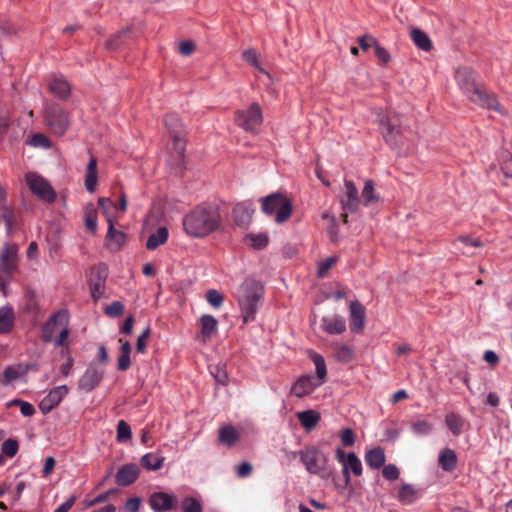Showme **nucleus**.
I'll list each match as a JSON object with an SVG mask.
<instances>
[{"instance_id":"obj_1","label":"nucleus","mask_w":512,"mask_h":512,"mask_svg":"<svg viewBox=\"0 0 512 512\" xmlns=\"http://www.w3.org/2000/svg\"><path fill=\"white\" fill-rule=\"evenodd\" d=\"M455 79L462 93L472 103L500 114L505 111L493 95L488 94L481 85L477 73L469 67H459L455 71Z\"/></svg>"},{"instance_id":"obj_2","label":"nucleus","mask_w":512,"mask_h":512,"mask_svg":"<svg viewBox=\"0 0 512 512\" xmlns=\"http://www.w3.org/2000/svg\"><path fill=\"white\" fill-rule=\"evenodd\" d=\"M220 227V214L212 206L200 205L183 218L184 231L194 238H205Z\"/></svg>"},{"instance_id":"obj_3","label":"nucleus","mask_w":512,"mask_h":512,"mask_svg":"<svg viewBox=\"0 0 512 512\" xmlns=\"http://www.w3.org/2000/svg\"><path fill=\"white\" fill-rule=\"evenodd\" d=\"M263 296V286L254 279H246L237 289L236 297L243 321H253Z\"/></svg>"},{"instance_id":"obj_4","label":"nucleus","mask_w":512,"mask_h":512,"mask_svg":"<svg viewBox=\"0 0 512 512\" xmlns=\"http://www.w3.org/2000/svg\"><path fill=\"white\" fill-rule=\"evenodd\" d=\"M43 119L50 133L57 137L63 136L70 126L69 113L55 103L44 106Z\"/></svg>"},{"instance_id":"obj_5","label":"nucleus","mask_w":512,"mask_h":512,"mask_svg":"<svg viewBox=\"0 0 512 512\" xmlns=\"http://www.w3.org/2000/svg\"><path fill=\"white\" fill-rule=\"evenodd\" d=\"M165 126L172 138L170 162L174 165H180L183 162L186 149L182 122L176 115L170 114L165 117Z\"/></svg>"},{"instance_id":"obj_6","label":"nucleus","mask_w":512,"mask_h":512,"mask_svg":"<svg viewBox=\"0 0 512 512\" xmlns=\"http://www.w3.org/2000/svg\"><path fill=\"white\" fill-rule=\"evenodd\" d=\"M262 211L267 215H274L275 222H285L292 213L291 201L281 193H274L262 199Z\"/></svg>"},{"instance_id":"obj_7","label":"nucleus","mask_w":512,"mask_h":512,"mask_svg":"<svg viewBox=\"0 0 512 512\" xmlns=\"http://www.w3.org/2000/svg\"><path fill=\"white\" fill-rule=\"evenodd\" d=\"M377 121L385 141L394 148L399 147L402 144L403 132L398 115L380 113Z\"/></svg>"},{"instance_id":"obj_8","label":"nucleus","mask_w":512,"mask_h":512,"mask_svg":"<svg viewBox=\"0 0 512 512\" xmlns=\"http://www.w3.org/2000/svg\"><path fill=\"white\" fill-rule=\"evenodd\" d=\"M300 459L306 470L311 474L319 475L321 478H329L332 472L327 471V457L315 447H309L301 451Z\"/></svg>"},{"instance_id":"obj_9","label":"nucleus","mask_w":512,"mask_h":512,"mask_svg":"<svg viewBox=\"0 0 512 512\" xmlns=\"http://www.w3.org/2000/svg\"><path fill=\"white\" fill-rule=\"evenodd\" d=\"M234 120L243 130L256 132L263 121L262 109L258 103L254 102L246 109L237 110Z\"/></svg>"},{"instance_id":"obj_10","label":"nucleus","mask_w":512,"mask_h":512,"mask_svg":"<svg viewBox=\"0 0 512 512\" xmlns=\"http://www.w3.org/2000/svg\"><path fill=\"white\" fill-rule=\"evenodd\" d=\"M67 314L60 311L53 315L48 322L44 325L42 330V337L45 341H51L55 334H59L57 344L61 345L68 337L67 330Z\"/></svg>"},{"instance_id":"obj_11","label":"nucleus","mask_w":512,"mask_h":512,"mask_svg":"<svg viewBox=\"0 0 512 512\" xmlns=\"http://www.w3.org/2000/svg\"><path fill=\"white\" fill-rule=\"evenodd\" d=\"M335 458L342 465V473L347 484L350 482L351 473L355 476L362 475V463L355 453H346L341 447H338L335 450Z\"/></svg>"},{"instance_id":"obj_12","label":"nucleus","mask_w":512,"mask_h":512,"mask_svg":"<svg viewBox=\"0 0 512 512\" xmlns=\"http://www.w3.org/2000/svg\"><path fill=\"white\" fill-rule=\"evenodd\" d=\"M30 191L38 198L51 203L56 199V193L48 181L37 173L29 172L25 176Z\"/></svg>"},{"instance_id":"obj_13","label":"nucleus","mask_w":512,"mask_h":512,"mask_svg":"<svg viewBox=\"0 0 512 512\" xmlns=\"http://www.w3.org/2000/svg\"><path fill=\"white\" fill-rule=\"evenodd\" d=\"M104 376V368L97 363H91L79 378L78 388L90 392L96 388Z\"/></svg>"},{"instance_id":"obj_14","label":"nucleus","mask_w":512,"mask_h":512,"mask_svg":"<svg viewBox=\"0 0 512 512\" xmlns=\"http://www.w3.org/2000/svg\"><path fill=\"white\" fill-rule=\"evenodd\" d=\"M17 257V247L15 245H5L1 254L0 267V289L5 293V278L15 268Z\"/></svg>"},{"instance_id":"obj_15","label":"nucleus","mask_w":512,"mask_h":512,"mask_svg":"<svg viewBox=\"0 0 512 512\" xmlns=\"http://www.w3.org/2000/svg\"><path fill=\"white\" fill-rule=\"evenodd\" d=\"M69 389L66 385H60L52 388L47 395L40 401L39 409L43 413H49L67 396Z\"/></svg>"},{"instance_id":"obj_16","label":"nucleus","mask_w":512,"mask_h":512,"mask_svg":"<svg viewBox=\"0 0 512 512\" xmlns=\"http://www.w3.org/2000/svg\"><path fill=\"white\" fill-rule=\"evenodd\" d=\"M106 277L107 268L105 266L100 265L92 269L89 287L94 300L100 299L104 294Z\"/></svg>"},{"instance_id":"obj_17","label":"nucleus","mask_w":512,"mask_h":512,"mask_svg":"<svg viewBox=\"0 0 512 512\" xmlns=\"http://www.w3.org/2000/svg\"><path fill=\"white\" fill-rule=\"evenodd\" d=\"M322 384L311 374L300 376L291 388V393L297 398H303L311 394L317 387Z\"/></svg>"},{"instance_id":"obj_18","label":"nucleus","mask_w":512,"mask_h":512,"mask_svg":"<svg viewBox=\"0 0 512 512\" xmlns=\"http://www.w3.org/2000/svg\"><path fill=\"white\" fill-rule=\"evenodd\" d=\"M116 223L117 221L109 220L108 230L105 237V246L112 252L119 251L124 246L127 238L123 231L115 228Z\"/></svg>"},{"instance_id":"obj_19","label":"nucleus","mask_w":512,"mask_h":512,"mask_svg":"<svg viewBox=\"0 0 512 512\" xmlns=\"http://www.w3.org/2000/svg\"><path fill=\"white\" fill-rule=\"evenodd\" d=\"M200 331L198 339L203 344L207 343L217 333L218 321L217 319L209 314H203L199 318Z\"/></svg>"},{"instance_id":"obj_20","label":"nucleus","mask_w":512,"mask_h":512,"mask_svg":"<svg viewBox=\"0 0 512 512\" xmlns=\"http://www.w3.org/2000/svg\"><path fill=\"white\" fill-rule=\"evenodd\" d=\"M349 323L353 333H361L365 326V308L359 301L350 303Z\"/></svg>"},{"instance_id":"obj_21","label":"nucleus","mask_w":512,"mask_h":512,"mask_svg":"<svg viewBox=\"0 0 512 512\" xmlns=\"http://www.w3.org/2000/svg\"><path fill=\"white\" fill-rule=\"evenodd\" d=\"M176 497L165 492H155L149 498V505L154 512H165L175 507Z\"/></svg>"},{"instance_id":"obj_22","label":"nucleus","mask_w":512,"mask_h":512,"mask_svg":"<svg viewBox=\"0 0 512 512\" xmlns=\"http://www.w3.org/2000/svg\"><path fill=\"white\" fill-rule=\"evenodd\" d=\"M244 433V427L238 428L231 425H226L219 429L218 439L221 444L227 447H232L237 444Z\"/></svg>"},{"instance_id":"obj_23","label":"nucleus","mask_w":512,"mask_h":512,"mask_svg":"<svg viewBox=\"0 0 512 512\" xmlns=\"http://www.w3.org/2000/svg\"><path fill=\"white\" fill-rule=\"evenodd\" d=\"M28 372V366L22 363L14 364L5 368L0 374V383L4 386L23 378Z\"/></svg>"},{"instance_id":"obj_24","label":"nucleus","mask_w":512,"mask_h":512,"mask_svg":"<svg viewBox=\"0 0 512 512\" xmlns=\"http://www.w3.org/2000/svg\"><path fill=\"white\" fill-rule=\"evenodd\" d=\"M345 194L341 198V205L344 211L353 212L356 210L359 204L358 191L355 185L346 180L344 183Z\"/></svg>"},{"instance_id":"obj_25","label":"nucleus","mask_w":512,"mask_h":512,"mask_svg":"<svg viewBox=\"0 0 512 512\" xmlns=\"http://www.w3.org/2000/svg\"><path fill=\"white\" fill-rule=\"evenodd\" d=\"M321 327L328 334H341L346 330V321L339 315L324 316L321 319Z\"/></svg>"},{"instance_id":"obj_26","label":"nucleus","mask_w":512,"mask_h":512,"mask_svg":"<svg viewBox=\"0 0 512 512\" xmlns=\"http://www.w3.org/2000/svg\"><path fill=\"white\" fill-rule=\"evenodd\" d=\"M139 475V467L136 464L122 466L116 474V482L121 486L132 484Z\"/></svg>"},{"instance_id":"obj_27","label":"nucleus","mask_w":512,"mask_h":512,"mask_svg":"<svg viewBox=\"0 0 512 512\" xmlns=\"http://www.w3.org/2000/svg\"><path fill=\"white\" fill-rule=\"evenodd\" d=\"M50 92L57 98L65 99L70 95V84L62 77L54 76L49 82Z\"/></svg>"},{"instance_id":"obj_28","label":"nucleus","mask_w":512,"mask_h":512,"mask_svg":"<svg viewBox=\"0 0 512 512\" xmlns=\"http://www.w3.org/2000/svg\"><path fill=\"white\" fill-rule=\"evenodd\" d=\"M413 43L422 51L429 52L432 49V41L428 34L419 28H411L409 32Z\"/></svg>"},{"instance_id":"obj_29","label":"nucleus","mask_w":512,"mask_h":512,"mask_svg":"<svg viewBox=\"0 0 512 512\" xmlns=\"http://www.w3.org/2000/svg\"><path fill=\"white\" fill-rule=\"evenodd\" d=\"M297 418L302 427L307 430H313L321 419V414L313 409L301 411L297 413Z\"/></svg>"},{"instance_id":"obj_30","label":"nucleus","mask_w":512,"mask_h":512,"mask_svg":"<svg viewBox=\"0 0 512 512\" xmlns=\"http://www.w3.org/2000/svg\"><path fill=\"white\" fill-rule=\"evenodd\" d=\"M253 214V209L249 204L239 203L237 204L232 211V215L234 221L239 226H244L248 224Z\"/></svg>"},{"instance_id":"obj_31","label":"nucleus","mask_w":512,"mask_h":512,"mask_svg":"<svg viewBox=\"0 0 512 512\" xmlns=\"http://www.w3.org/2000/svg\"><path fill=\"white\" fill-rule=\"evenodd\" d=\"M84 225L92 234L96 233L98 225V211L93 203H88L83 212Z\"/></svg>"},{"instance_id":"obj_32","label":"nucleus","mask_w":512,"mask_h":512,"mask_svg":"<svg viewBox=\"0 0 512 512\" xmlns=\"http://www.w3.org/2000/svg\"><path fill=\"white\" fill-rule=\"evenodd\" d=\"M366 464L372 469H379L385 463V453L380 447L369 449L365 453Z\"/></svg>"},{"instance_id":"obj_33","label":"nucleus","mask_w":512,"mask_h":512,"mask_svg":"<svg viewBox=\"0 0 512 512\" xmlns=\"http://www.w3.org/2000/svg\"><path fill=\"white\" fill-rule=\"evenodd\" d=\"M97 160L91 157L85 173V188L89 192H94L97 188Z\"/></svg>"},{"instance_id":"obj_34","label":"nucleus","mask_w":512,"mask_h":512,"mask_svg":"<svg viewBox=\"0 0 512 512\" xmlns=\"http://www.w3.org/2000/svg\"><path fill=\"white\" fill-rule=\"evenodd\" d=\"M242 58L244 59V61L247 64H249L250 66L255 68L259 73L270 78V74L263 67L261 60H260V55L257 53V51L255 49H253V48L246 49L242 53Z\"/></svg>"},{"instance_id":"obj_35","label":"nucleus","mask_w":512,"mask_h":512,"mask_svg":"<svg viewBox=\"0 0 512 512\" xmlns=\"http://www.w3.org/2000/svg\"><path fill=\"white\" fill-rule=\"evenodd\" d=\"M14 319V311L10 306L0 307V334H5L12 330Z\"/></svg>"},{"instance_id":"obj_36","label":"nucleus","mask_w":512,"mask_h":512,"mask_svg":"<svg viewBox=\"0 0 512 512\" xmlns=\"http://www.w3.org/2000/svg\"><path fill=\"white\" fill-rule=\"evenodd\" d=\"M445 424L454 436H459L466 424L465 419L456 413H449L445 417Z\"/></svg>"},{"instance_id":"obj_37","label":"nucleus","mask_w":512,"mask_h":512,"mask_svg":"<svg viewBox=\"0 0 512 512\" xmlns=\"http://www.w3.org/2000/svg\"><path fill=\"white\" fill-rule=\"evenodd\" d=\"M309 357L313 361L316 369V376H314V378L321 384L325 383L327 379V368L324 358L313 351L309 352Z\"/></svg>"},{"instance_id":"obj_38","label":"nucleus","mask_w":512,"mask_h":512,"mask_svg":"<svg viewBox=\"0 0 512 512\" xmlns=\"http://www.w3.org/2000/svg\"><path fill=\"white\" fill-rule=\"evenodd\" d=\"M169 236L168 229L166 227H159L156 232L151 234L146 242L148 250H154L160 245L164 244Z\"/></svg>"},{"instance_id":"obj_39","label":"nucleus","mask_w":512,"mask_h":512,"mask_svg":"<svg viewBox=\"0 0 512 512\" xmlns=\"http://www.w3.org/2000/svg\"><path fill=\"white\" fill-rule=\"evenodd\" d=\"M439 464L445 471H452L457 464L456 453L449 448L443 449L439 454Z\"/></svg>"},{"instance_id":"obj_40","label":"nucleus","mask_w":512,"mask_h":512,"mask_svg":"<svg viewBox=\"0 0 512 512\" xmlns=\"http://www.w3.org/2000/svg\"><path fill=\"white\" fill-rule=\"evenodd\" d=\"M334 357L342 363H349L355 358L354 349L345 344H336L334 346Z\"/></svg>"},{"instance_id":"obj_41","label":"nucleus","mask_w":512,"mask_h":512,"mask_svg":"<svg viewBox=\"0 0 512 512\" xmlns=\"http://www.w3.org/2000/svg\"><path fill=\"white\" fill-rule=\"evenodd\" d=\"M98 205L101 209L103 215L106 218L107 223L109 220L111 221H118L119 217L118 215H114L113 211L117 209L116 205L112 202L110 198L107 197H99L98 198Z\"/></svg>"},{"instance_id":"obj_42","label":"nucleus","mask_w":512,"mask_h":512,"mask_svg":"<svg viewBox=\"0 0 512 512\" xmlns=\"http://www.w3.org/2000/svg\"><path fill=\"white\" fill-rule=\"evenodd\" d=\"M244 242L254 249H263L268 244V235L266 233H250L245 236Z\"/></svg>"},{"instance_id":"obj_43","label":"nucleus","mask_w":512,"mask_h":512,"mask_svg":"<svg viewBox=\"0 0 512 512\" xmlns=\"http://www.w3.org/2000/svg\"><path fill=\"white\" fill-rule=\"evenodd\" d=\"M164 457L157 456L153 453H147L141 458V464L148 470L156 471L162 467Z\"/></svg>"},{"instance_id":"obj_44","label":"nucleus","mask_w":512,"mask_h":512,"mask_svg":"<svg viewBox=\"0 0 512 512\" xmlns=\"http://www.w3.org/2000/svg\"><path fill=\"white\" fill-rule=\"evenodd\" d=\"M362 199L365 205H372L380 200V196L375 192L372 181L367 180L362 190Z\"/></svg>"},{"instance_id":"obj_45","label":"nucleus","mask_w":512,"mask_h":512,"mask_svg":"<svg viewBox=\"0 0 512 512\" xmlns=\"http://www.w3.org/2000/svg\"><path fill=\"white\" fill-rule=\"evenodd\" d=\"M181 512H202L203 506L201 502L192 496H187L181 501Z\"/></svg>"},{"instance_id":"obj_46","label":"nucleus","mask_w":512,"mask_h":512,"mask_svg":"<svg viewBox=\"0 0 512 512\" xmlns=\"http://www.w3.org/2000/svg\"><path fill=\"white\" fill-rule=\"evenodd\" d=\"M412 431L419 436L428 435L433 430V424L427 419H417L412 423Z\"/></svg>"},{"instance_id":"obj_47","label":"nucleus","mask_w":512,"mask_h":512,"mask_svg":"<svg viewBox=\"0 0 512 512\" xmlns=\"http://www.w3.org/2000/svg\"><path fill=\"white\" fill-rule=\"evenodd\" d=\"M398 497L400 501L406 504H410L415 500L416 493L411 485L404 484L399 489Z\"/></svg>"},{"instance_id":"obj_48","label":"nucleus","mask_w":512,"mask_h":512,"mask_svg":"<svg viewBox=\"0 0 512 512\" xmlns=\"http://www.w3.org/2000/svg\"><path fill=\"white\" fill-rule=\"evenodd\" d=\"M500 169L506 177L512 176V155L509 152H502L500 154Z\"/></svg>"},{"instance_id":"obj_49","label":"nucleus","mask_w":512,"mask_h":512,"mask_svg":"<svg viewBox=\"0 0 512 512\" xmlns=\"http://www.w3.org/2000/svg\"><path fill=\"white\" fill-rule=\"evenodd\" d=\"M13 405L19 406L20 412L23 416L30 417L35 413L34 406L26 401L14 399L7 403L8 407H11Z\"/></svg>"},{"instance_id":"obj_50","label":"nucleus","mask_w":512,"mask_h":512,"mask_svg":"<svg viewBox=\"0 0 512 512\" xmlns=\"http://www.w3.org/2000/svg\"><path fill=\"white\" fill-rule=\"evenodd\" d=\"M337 262V258L334 256L327 257L326 259L318 263L317 275L319 277H325L333 265Z\"/></svg>"},{"instance_id":"obj_51","label":"nucleus","mask_w":512,"mask_h":512,"mask_svg":"<svg viewBox=\"0 0 512 512\" xmlns=\"http://www.w3.org/2000/svg\"><path fill=\"white\" fill-rule=\"evenodd\" d=\"M207 302L214 308H219L223 304V295L217 290L211 289L206 293Z\"/></svg>"},{"instance_id":"obj_52","label":"nucleus","mask_w":512,"mask_h":512,"mask_svg":"<svg viewBox=\"0 0 512 512\" xmlns=\"http://www.w3.org/2000/svg\"><path fill=\"white\" fill-rule=\"evenodd\" d=\"M131 438L130 426L123 420L118 422L117 425V440L120 442L127 441Z\"/></svg>"},{"instance_id":"obj_53","label":"nucleus","mask_w":512,"mask_h":512,"mask_svg":"<svg viewBox=\"0 0 512 512\" xmlns=\"http://www.w3.org/2000/svg\"><path fill=\"white\" fill-rule=\"evenodd\" d=\"M29 144L34 147H42V148H50L52 145L50 139L41 133L34 134L31 137Z\"/></svg>"},{"instance_id":"obj_54","label":"nucleus","mask_w":512,"mask_h":512,"mask_svg":"<svg viewBox=\"0 0 512 512\" xmlns=\"http://www.w3.org/2000/svg\"><path fill=\"white\" fill-rule=\"evenodd\" d=\"M339 436L343 446L351 447L355 444V433L352 429L344 428L341 430Z\"/></svg>"},{"instance_id":"obj_55","label":"nucleus","mask_w":512,"mask_h":512,"mask_svg":"<svg viewBox=\"0 0 512 512\" xmlns=\"http://www.w3.org/2000/svg\"><path fill=\"white\" fill-rule=\"evenodd\" d=\"M124 311V306L119 301H114L105 308V313L109 317H118L120 316Z\"/></svg>"},{"instance_id":"obj_56","label":"nucleus","mask_w":512,"mask_h":512,"mask_svg":"<svg viewBox=\"0 0 512 512\" xmlns=\"http://www.w3.org/2000/svg\"><path fill=\"white\" fill-rule=\"evenodd\" d=\"M18 451V443L15 440L8 439L2 444V452L8 457H13Z\"/></svg>"},{"instance_id":"obj_57","label":"nucleus","mask_w":512,"mask_h":512,"mask_svg":"<svg viewBox=\"0 0 512 512\" xmlns=\"http://www.w3.org/2000/svg\"><path fill=\"white\" fill-rule=\"evenodd\" d=\"M149 336L150 328L147 327L137 339L136 348L139 353L145 352Z\"/></svg>"},{"instance_id":"obj_58","label":"nucleus","mask_w":512,"mask_h":512,"mask_svg":"<svg viewBox=\"0 0 512 512\" xmlns=\"http://www.w3.org/2000/svg\"><path fill=\"white\" fill-rule=\"evenodd\" d=\"M383 476L388 479V480H396L398 477H399V470L398 468L393 465V464H389V465H386L384 468H383Z\"/></svg>"},{"instance_id":"obj_59","label":"nucleus","mask_w":512,"mask_h":512,"mask_svg":"<svg viewBox=\"0 0 512 512\" xmlns=\"http://www.w3.org/2000/svg\"><path fill=\"white\" fill-rule=\"evenodd\" d=\"M141 506V499L139 497H133L126 501L125 510L127 512H138Z\"/></svg>"},{"instance_id":"obj_60","label":"nucleus","mask_w":512,"mask_h":512,"mask_svg":"<svg viewBox=\"0 0 512 512\" xmlns=\"http://www.w3.org/2000/svg\"><path fill=\"white\" fill-rule=\"evenodd\" d=\"M456 242L462 243L466 246L481 247L482 243L477 238H471L469 236H460L456 239Z\"/></svg>"},{"instance_id":"obj_61","label":"nucleus","mask_w":512,"mask_h":512,"mask_svg":"<svg viewBox=\"0 0 512 512\" xmlns=\"http://www.w3.org/2000/svg\"><path fill=\"white\" fill-rule=\"evenodd\" d=\"M195 51V44L192 41H183L179 45V52L184 56H189Z\"/></svg>"},{"instance_id":"obj_62","label":"nucleus","mask_w":512,"mask_h":512,"mask_svg":"<svg viewBox=\"0 0 512 512\" xmlns=\"http://www.w3.org/2000/svg\"><path fill=\"white\" fill-rule=\"evenodd\" d=\"M374 48H375V54L380 61H382L383 63L389 62L390 54L384 47L380 46L378 43H375Z\"/></svg>"},{"instance_id":"obj_63","label":"nucleus","mask_w":512,"mask_h":512,"mask_svg":"<svg viewBox=\"0 0 512 512\" xmlns=\"http://www.w3.org/2000/svg\"><path fill=\"white\" fill-rule=\"evenodd\" d=\"M252 472V466L248 462H243L240 465L237 466L236 473L238 477H247Z\"/></svg>"},{"instance_id":"obj_64","label":"nucleus","mask_w":512,"mask_h":512,"mask_svg":"<svg viewBox=\"0 0 512 512\" xmlns=\"http://www.w3.org/2000/svg\"><path fill=\"white\" fill-rule=\"evenodd\" d=\"M76 501V497L74 495L70 496L67 501L62 503L54 512H68Z\"/></svg>"}]
</instances>
